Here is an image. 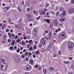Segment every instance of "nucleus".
I'll use <instances>...</instances> for the list:
<instances>
[{
    "label": "nucleus",
    "mask_w": 74,
    "mask_h": 74,
    "mask_svg": "<svg viewBox=\"0 0 74 74\" xmlns=\"http://www.w3.org/2000/svg\"><path fill=\"white\" fill-rule=\"evenodd\" d=\"M0 64L1 65V70L2 71H5L7 69V64L5 63V66H4L3 64H2V63L1 62Z\"/></svg>",
    "instance_id": "f257e3e1"
},
{
    "label": "nucleus",
    "mask_w": 74,
    "mask_h": 74,
    "mask_svg": "<svg viewBox=\"0 0 74 74\" xmlns=\"http://www.w3.org/2000/svg\"><path fill=\"white\" fill-rule=\"evenodd\" d=\"M74 46V43L72 42H69L68 44V48L70 51H71Z\"/></svg>",
    "instance_id": "f03ea898"
},
{
    "label": "nucleus",
    "mask_w": 74,
    "mask_h": 74,
    "mask_svg": "<svg viewBox=\"0 0 74 74\" xmlns=\"http://www.w3.org/2000/svg\"><path fill=\"white\" fill-rule=\"evenodd\" d=\"M66 34L65 33L61 34L59 36L60 38H61V39L64 38L66 37Z\"/></svg>",
    "instance_id": "7ed1b4c3"
},
{
    "label": "nucleus",
    "mask_w": 74,
    "mask_h": 74,
    "mask_svg": "<svg viewBox=\"0 0 74 74\" xmlns=\"http://www.w3.org/2000/svg\"><path fill=\"white\" fill-rule=\"evenodd\" d=\"M68 10L69 14H72V13L74 12V8H70L68 9Z\"/></svg>",
    "instance_id": "20e7f679"
},
{
    "label": "nucleus",
    "mask_w": 74,
    "mask_h": 74,
    "mask_svg": "<svg viewBox=\"0 0 74 74\" xmlns=\"http://www.w3.org/2000/svg\"><path fill=\"white\" fill-rule=\"evenodd\" d=\"M33 34L35 36H36L37 35V29L35 28L34 29Z\"/></svg>",
    "instance_id": "39448f33"
},
{
    "label": "nucleus",
    "mask_w": 74,
    "mask_h": 74,
    "mask_svg": "<svg viewBox=\"0 0 74 74\" xmlns=\"http://www.w3.org/2000/svg\"><path fill=\"white\" fill-rule=\"evenodd\" d=\"M32 69V66L29 65H28L26 66V69L27 71H30Z\"/></svg>",
    "instance_id": "423d86ee"
},
{
    "label": "nucleus",
    "mask_w": 74,
    "mask_h": 74,
    "mask_svg": "<svg viewBox=\"0 0 74 74\" xmlns=\"http://www.w3.org/2000/svg\"><path fill=\"white\" fill-rule=\"evenodd\" d=\"M29 63L30 64H34V62H33V60L32 59L30 60L29 61Z\"/></svg>",
    "instance_id": "0eeeda50"
},
{
    "label": "nucleus",
    "mask_w": 74,
    "mask_h": 74,
    "mask_svg": "<svg viewBox=\"0 0 74 74\" xmlns=\"http://www.w3.org/2000/svg\"><path fill=\"white\" fill-rule=\"evenodd\" d=\"M45 14V12L44 11H42L41 10L40 12V15H44Z\"/></svg>",
    "instance_id": "6e6552de"
},
{
    "label": "nucleus",
    "mask_w": 74,
    "mask_h": 74,
    "mask_svg": "<svg viewBox=\"0 0 74 74\" xmlns=\"http://www.w3.org/2000/svg\"><path fill=\"white\" fill-rule=\"evenodd\" d=\"M49 15V13L47 12L46 13V14L45 15V17L50 18V16H48Z\"/></svg>",
    "instance_id": "1a4fd4ad"
},
{
    "label": "nucleus",
    "mask_w": 74,
    "mask_h": 74,
    "mask_svg": "<svg viewBox=\"0 0 74 74\" xmlns=\"http://www.w3.org/2000/svg\"><path fill=\"white\" fill-rule=\"evenodd\" d=\"M28 18L29 19H32V16H31V14H28L27 15Z\"/></svg>",
    "instance_id": "9d476101"
},
{
    "label": "nucleus",
    "mask_w": 74,
    "mask_h": 74,
    "mask_svg": "<svg viewBox=\"0 0 74 74\" xmlns=\"http://www.w3.org/2000/svg\"><path fill=\"white\" fill-rule=\"evenodd\" d=\"M54 70V68L53 67H51L49 68V71H52Z\"/></svg>",
    "instance_id": "9b49d317"
},
{
    "label": "nucleus",
    "mask_w": 74,
    "mask_h": 74,
    "mask_svg": "<svg viewBox=\"0 0 74 74\" xmlns=\"http://www.w3.org/2000/svg\"><path fill=\"white\" fill-rule=\"evenodd\" d=\"M65 21V18H61L60 19V21L61 22H63V21Z\"/></svg>",
    "instance_id": "f8f14e48"
},
{
    "label": "nucleus",
    "mask_w": 74,
    "mask_h": 74,
    "mask_svg": "<svg viewBox=\"0 0 74 74\" xmlns=\"http://www.w3.org/2000/svg\"><path fill=\"white\" fill-rule=\"evenodd\" d=\"M54 22L55 24H56V25H58V21L57 20H54Z\"/></svg>",
    "instance_id": "ddd939ff"
},
{
    "label": "nucleus",
    "mask_w": 74,
    "mask_h": 74,
    "mask_svg": "<svg viewBox=\"0 0 74 74\" xmlns=\"http://www.w3.org/2000/svg\"><path fill=\"white\" fill-rule=\"evenodd\" d=\"M14 60L15 62H16L17 63L19 62V60L18 59H17V58H14Z\"/></svg>",
    "instance_id": "4468645a"
},
{
    "label": "nucleus",
    "mask_w": 74,
    "mask_h": 74,
    "mask_svg": "<svg viewBox=\"0 0 74 74\" xmlns=\"http://www.w3.org/2000/svg\"><path fill=\"white\" fill-rule=\"evenodd\" d=\"M63 63L64 64H66L68 63H69V62L67 61H64L63 62Z\"/></svg>",
    "instance_id": "2eb2a0df"
},
{
    "label": "nucleus",
    "mask_w": 74,
    "mask_h": 74,
    "mask_svg": "<svg viewBox=\"0 0 74 74\" xmlns=\"http://www.w3.org/2000/svg\"><path fill=\"white\" fill-rule=\"evenodd\" d=\"M1 61H2V62H1V63H2V64H3V63H5V60H4L3 59H1Z\"/></svg>",
    "instance_id": "dca6fc26"
},
{
    "label": "nucleus",
    "mask_w": 74,
    "mask_h": 74,
    "mask_svg": "<svg viewBox=\"0 0 74 74\" xmlns=\"http://www.w3.org/2000/svg\"><path fill=\"white\" fill-rule=\"evenodd\" d=\"M29 44H33V40H30L29 41Z\"/></svg>",
    "instance_id": "f3484780"
},
{
    "label": "nucleus",
    "mask_w": 74,
    "mask_h": 74,
    "mask_svg": "<svg viewBox=\"0 0 74 74\" xmlns=\"http://www.w3.org/2000/svg\"><path fill=\"white\" fill-rule=\"evenodd\" d=\"M62 13L64 15H66V10H63Z\"/></svg>",
    "instance_id": "a211bd4d"
},
{
    "label": "nucleus",
    "mask_w": 74,
    "mask_h": 74,
    "mask_svg": "<svg viewBox=\"0 0 74 74\" xmlns=\"http://www.w3.org/2000/svg\"><path fill=\"white\" fill-rule=\"evenodd\" d=\"M35 53H36V55H39L40 53V52H39V51H36Z\"/></svg>",
    "instance_id": "6ab92c4d"
},
{
    "label": "nucleus",
    "mask_w": 74,
    "mask_h": 74,
    "mask_svg": "<svg viewBox=\"0 0 74 74\" xmlns=\"http://www.w3.org/2000/svg\"><path fill=\"white\" fill-rule=\"evenodd\" d=\"M45 21L47 23H50V21H49V19L46 20Z\"/></svg>",
    "instance_id": "aec40b11"
},
{
    "label": "nucleus",
    "mask_w": 74,
    "mask_h": 74,
    "mask_svg": "<svg viewBox=\"0 0 74 74\" xmlns=\"http://www.w3.org/2000/svg\"><path fill=\"white\" fill-rule=\"evenodd\" d=\"M58 54L59 55H62V52H61L60 50L58 51Z\"/></svg>",
    "instance_id": "412c9836"
},
{
    "label": "nucleus",
    "mask_w": 74,
    "mask_h": 74,
    "mask_svg": "<svg viewBox=\"0 0 74 74\" xmlns=\"http://www.w3.org/2000/svg\"><path fill=\"white\" fill-rule=\"evenodd\" d=\"M43 72L44 73V74H46L45 73L47 72V70L45 69H44L43 70Z\"/></svg>",
    "instance_id": "4be33fe9"
},
{
    "label": "nucleus",
    "mask_w": 74,
    "mask_h": 74,
    "mask_svg": "<svg viewBox=\"0 0 74 74\" xmlns=\"http://www.w3.org/2000/svg\"><path fill=\"white\" fill-rule=\"evenodd\" d=\"M65 15L63 14L62 13L60 15V16H61V18H63L64 16Z\"/></svg>",
    "instance_id": "5701e85b"
},
{
    "label": "nucleus",
    "mask_w": 74,
    "mask_h": 74,
    "mask_svg": "<svg viewBox=\"0 0 74 74\" xmlns=\"http://www.w3.org/2000/svg\"><path fill=\"white\" fill-rule=\"evenodd\" d=\"M7 37V36L6 35H4L3 36V39L4 40H6V38Z\"/></svg>",
    "instance_id": "b1692460"
},
{
    "label": "nucleus",
    "mask_w": 74,
    "mask_h": 74,
    "mask_svg": "<svg viewBox=\"0 0 74 74\" xmlns=\"http://www.w3.org/2000/svg\"><path fill=\"white\" fill-rule=\"evenodd\" d=\"M29 55L30 56H32V53L30 52H28V55Z\"/></svg>",
    "instance_id": "393cba45"
},
{
    "label": "nucleus",
    "mask_w": 74,
    "mask_h": 74,
    "mask_svg": "<svg viewBox=\"0 0 74 74\" xmlns=\"http://www.w3.org/2000/svg\"><path fill=\"white\" fill-rule=\"evenodd\" d=\"M19 51H20V49H19V48H18L17 49V52L18 53H19Z\"/></svg>",
    "instance_id": "a878e982"
},
{
    "label": "nucleus",
    "mask_w": 74,
    "mask_h": 74,
    "mask_svg": "<svg viewBox=\"0 0 74 74\" xmlns=\"http://www.w3.org/2000/svg\"><path fill=\"white\" fill-rule=\"evenodd\" d=\"M44 42V38H42L41 40V43H42Z\"/></svg>",
    "instance_id": "bb28decb"
},
{
    "label": "nucleus",
    "mask_w": 74,
    "mask_h": 74,
    "mask_svg": "<svg viewBox=\"0 0 74 74\" xmlns=\"http://www.w3.org/2000/svg\"><path fill=\"white\" fill-rule=\"evenodd\" d=\"M27 48H30V45L29 44H27Z\"/></svg>",
    "instance_id": "cd10ccee"
},
{
    "label": "nucleus",
    "mask_w": 74,
    "mask_h": 74,
    "mask_svg": "<svg viewBox=\"0 0 74 74\" xmlns=\"http://www.w3.org/2000/svg\"><path fill=\"white\" fill-rule=\"evenodd\" d=\"M18 9L19 11L20 12L21 11V8H20L19 7H18Z\"/></svg>",
    "instance_id": "c85d7f7f"
},
{
    "label": "nucleus",
    "mask_w": 74,
    "mask_h": 74,
    "mask_svg": "<svg viewBox=\"0 0 74 74\" xmlns=\"http://www.w3.org/2000/svg\"><path fill=\"white\" fill-rule=\"evenodd\" d=\"M71 3H72V4H74V0H71Z\"/></svg>",
    "instance_id": "c756f323"
},
{
    "label": "nucleus",
    "mask_w": 74,
    "mask_h": 74,
    "mask_svg": "<svg viewBox=\"0 0 74 74\" xmlns=\"http://www.w3.org/2000/svg\"><path fill=\"white\" fill-rule=\"evenodd\" d=\"M30 9L29 8H27V12H29V11H30Z\"/></svg>",
    "instance_id": "7c9ffc66"
},
{
    "label": "nucleus",
    "mask_w": 74,
    "mask_h": 74,
    "mask_svg": "<svg viewBox=\"0 0 74 74\" xmlns=\"http://www.w3.org/2000/svg\"><path fill=\"white\" fill-rule=\"evenodd\" d=\"M59 11L57 12V13H56V16H58L59 15Z\"/></svg>",
    "instance_id": "2f4dec72"
},
{
    "label": "nucleus",
    "mask_w": 74,
    "mask_h": 74,
    "mask_svg": "<svg viewBox=\"0 0 74 74\" xmlns=\"http://www.w3.org/2000/svg\"><path fill=\"white\" fill-rule=\"evenodd\" d=\"M25 41H22V45H25Z\"/></svg>",
    "instance_id": "473e14b6"
},
{
    "label": "nucleus",
    "mask_w": 74,
    "mask_h": 74,
    "mask_svg": "<svg viewBox=\"0 0 74 74\" xmlns=\"http://www.w3.org/2000/svg\"><path fill=\"white\" fill-rule=\"evenodd\" d=\"M42 44H40L38 46V47H39V48H41V47H42Z\"/></svg>",
    "instance_id": "72a5a7b5"
},
{
    "label": "nucleus",
    "mask_w": 74,
    "mask_h": 74,
    "mask_svg": "<svg viewBox=\"0 0 74 74\" xmlns=\"http://www.w3.org/2000/svg\"><path fill=\"white\" fill-rule=\"evenodd\" d=\"M15 28V29H18V25H16Z\"/></svg>",
    "instance_id": "f704fd0d"
},
{
    "label": "nucleus",
    "mask_w": 74,
    "mask_h": 74,
    "mask_svg": "<svg viewBox=\"0 0 74 74\" xmlns=\"http://www.w3.org/2000/svg\"><path fill=\"white\" fill-rule=\"evenodd\" d=\"M53 25V23H51L50 24V27H52Z\"/></svg>",
    "instance_id": "c9c22d12"
},
{
    "label": "nucleus",
    "mask_w": 74,
    "mask_h": 74,
    "mask_svg": "<svg viewBox=\"0 0 74 74\" xmlns=\"http://www.w3.org/2000/svg\"><path fill=\"white\" fill-rule=\"evenodd\" d=\"M16 42H17V43H19V42H20V41L19 40V39H18L16 40Z\"/></svg>",
    "instance_id": "e433bc0d"
},
{
    "label": "nucleus",
    "mask_w": 74,
    "mask_h": 74,
    "mask_svg": "<svg viewBox=\"0 0 74 74\" xmlns=\"http://www.w3.org/2000/svg\"><path fill=\"white\" fill-rule=\"evenodd\" d=\"M18 36H22V33H18Z\"/></svg>",
    "instance_id": "4c0bfd02"
},
{
    "label": "nucleus",
    "mask_w": 74,
    "mask_h": 74,
    "mask_svg": "<svg viewBox=\"0 0 74 74\" xmlns=\"http://www.w3.org/2000/svg\"><path fill=\"white\" fill-rule=\"evenodd\" d=\"M2 34H3V32H0V36H2Z\"/></svg>",
    "instance_id": "58836bf2"
},
{
    "label": "nucleus",
    "mask_w": 74,
    "mask_h": 74,
    "mask_svg": "<svg viewBox=\"0 0 74 74\" xmlns=\"http://www.w3.org/2000/svg\"><path fill=\"white\" fill-rule=\"evenodd\" d=\"M34 49H36V48L37 47H36V46H34L33 47Z\"/></svg>",
    "instance_id": "ea45409f"
},
{
    "label": "nucleus",
    "mask_w": 74,
    "mask_h": 74,
    "mask_svg": "<svg viewBox=\"0 0 74 74\" xmlns=\"http://www.w3.org/2000/svg\"><path fill=\"white\" fill-rule=\"evenodd\" d=\"M52 44H51L48 46H49V47L51 48V47H52Z\"/></svg>",
    "instance_id": "a19ab883"
},
{
    "label": "nucleus",
    "mask_w": 74,
    "mask_h": 74,
    "mask_svg": "<svg viewBox=\"0 0 74 74\" xmlns=\"http://www.w3.org/2000/svg\"><path fill=\"white\" fill-rule=\"evenodd\" d=\"M64 10L63 8H60V10L61 11H62V10Z\"/></svg>",
    "instance_id": "79ce46f5"
},
{
    "label": "nucleus",
    "mask_w": 74,
    "mask_h": 74,
    "mask_svg": "<svg viewBox=\"0 0 74 74\" xmlns=\"http://www.w3.org/2000/svg\"><path fill=\"white\" fill-rule=\"evenodd\" d=\"M21 58H23V59H24V58H25V56H24V55H22L21 56Z\"/></svg>",
    "instance_id": "37998d69"
},
{
    "label": "nucleus",
    "mask_w": 74,
    "mask_h": 74,
    "mask_svg": "<svg viewBox=\"0 0 74 74\" xmlns=\"http://www.w3.org/2000/svg\"><path fill=\"white\" fill-rule=\"evenodd\" d=\"M50 48V47H49L48 46L47 47V50H49V49Z\"/></svg>",
    "instance_id": "c03bdc74"
},
{
    "label": "nucleus",
    "mask_w": 74,
    "mask_h": 74,
    "mask_svg": "<svg viewBox=\"0 0 74 74\" xmlns=\"http://www.w3.org/2000/svg\"><path fill=\"white\" fill-rule=\"evenodd\" d=\"M14 45V42L13 41L12 43V45Z\"/></svg>",
    "instance_id": "a18cd8bd"
},
{
    "label": "nucleus",
    "mask_w": 74,
    "mask_h": 74,
    "mask_svg": "<svg viewBox=\"0 0 74 74\" xmlns=\"http://www.w3.org/2000/svg\"><path fill=\"white\" fill-rule=\"evenodd\" d=\"M38 70H42V69H41V67H40V66H39L38 67Z\"/></svg>",
    "instance_id": "49530a36"
},
{
    "label": "nucleus",
    "mask_w": 74,
    "mask_h": 74,
    "mask_svg": "<svg viewBox=\"0 0 74 74\" xmlns=\"http://www.w3.org/2000/svg\"><path fill=\"white\" fill-rule=\"evenodd\" d=\"M25 55H28V52H26L25 53Z\"/></svg>",
    "instance_id": "de8ad7c7"
},
{
    "label": "nucleus",
    "mask_w": 74,
    "mask_h": 74,
    "mask_svg": "<svg viewBox=\"0 0 74 74\" xmlns=\"http://www.w3.org/2000/svg\"><path fill=\"white\" fill-rule=\"evenodd\" d=\"M13 49V47L12 46L10 47V49Z\"/></svg>",
    "instance_id": "09e8293b"
},
{
    "label": "nucleus",
    "mask_w": 74,
    "mask_h": 74,
    "mask_svg": "<svg viewBox=\"0 0 74 74\" xmlns=\"http://www.w3.org/2000/svg\"><path fill=\"white\" fill-rule=\"evenodd\" d=\"M11 34H10V33H8V35L10 37H11Z\"/></svg>",
    "instance_id": "8fccbe9b"
},
{
    "label": "nucleus",
    "mask_w": 74,
    "mask_h": 74,
    "mask_svg": "<svg viewBox=\"0 0 74 74\" xmlns=\"http://www.w3.org/2000/svg\"><path fill=\"white\" fill-rule=\"evenodd\" d=\"M33 56L34 58H36V55H35V54H33Z\"/></svg>",
    "instance_id": "3c124183"
},
{
    "label": "nucleus",
    "mask_w": 74,
    "mask_h": 74,
    "mask_svg": "<svg viewBox=\"0 0 74 74\" xmlns=\"http://www.w3.org/2000/svg\"><path fill=\"white\" fill-rule=\"evenodd\" d=\"M49 36L51 37V32H49Z\"/></svg>",
    "instance_id": "603ef678"
},
{
    "label": "nucleus",
    "mask_w": 74,
    "mask_h": 74,
    "mask_svg": "<svg viewBox=\"0 0 74 74\" xmlns=\"http://www.w3.org/2000/svg\"><path fill=\"white\" fill-rule=\"evenodd\" d=\"M53 35H54V36H57V34H56V33H54L53 34Z\"/></svg>",
    "instance_id": "864d4df0"
},
{
    "label": "nucleus",
    "mask_w": 74,
    "mask_h": 74,
    "mask_svg": "<svg viewBox=\"0 0 74 74\" xmlns=\"http://www.w3.org/2000/svg\"><path fill=\"white\" fill-rule=\"evenodd\" d=\"M5 8L6 10H8L9 9V7H6Z\"/></svg>",
    "instance_id": "5fc2aeb1"
},
{
    "label": "nucleus",
    "mask_w": 74,
    "mask_h": 74,
    "mask_svg": "<svg viewBox=\"0 0 74 74\" xmlns=\"http://www.w3.org/2000/svg\"><path fill=\"white\" fill-rule=\"evenodd\" d=\"M19 27L20 29H22V25H20L19 26Z\"/></svg>",
    "instance_id": "6e6d98bb"
},
{
    "label": "nucleus",
    "mask_w": 74,
    "mask_h": 74,
    "mask_svg": "<svg viewBox=\"0 0 74 74\" xmlns=\"http://www.w3.org/2000/svg\"><path fill=\"white\" fill-rule=\"evenodd\" d=\"M17 47H16V46H15L14 47V49H17Z\"/></svg>",
    "instance_id": "4d7b16f0"
},
{
    "label": "nucleus",
    "mask_w": 74,
    "mask_h": 74,
    "mask_svg": "<svg viewBox=\"0 0 74 74\" xmlns=\"http://www.w3.org/2000/svg\"><path fill=\"white\" fill-rule=\"evenodd\" d=\"M18 37V35H16L15 37L16 39H17Z\"/></svg>",
    "instance_id": "13d9d810"
},
{
    "label": "nucleus",
    "mask_w": 74,
    "mask_h": 74,
    "mask_svg": "<svg viewBox=\"0 0 74 74\" xmlns=\"http://www.w3.org/2000/svg\"><path fill=\"white\" fill-rule=\"evenodd\" d=\"M2 26H3L4 27H5V26H6V25L5 24H3V25H2Z\"/></svg>",
    "instance_id": "bf43d9fd"
},
{
    "label": "nucleus",
    "mask_w": 74,
    "mask_h": 74,
    "mask_svg": "<svg viewBox=\"0 0 74 74\" xmlns=\"http://www.w3.org/2000/svg\"><path fill=\"white\" fill-rule=\"evenodd\" d=\"M26 38H27L25 36H24V37H23V39H24V40H26Z\"/></svg>",
    "instance_id": "052dcab7"
},
{
    "label": "nucleus",
    "mask_w": 74,
    "mask_h": 74,
    "mask_svg": "<svg viewBox=\"0 0 74 74\" xmlns=\"http://www.w3.org/2000/svg\"><path fill=\"white\" fill-rule=\"evenodd\" d=\"M26 50L25 49H24L23 50V52H26Z\"/></svg>",
    "instance_id": "680f3d73"
},
{
    "label": "nucleus",
    "mask_w": 74,
    "mask_h": 74,
    "mask_svg": "<svg viewBox=\"0 0 74 74\" xmlns=\"http://www.w3.org/2000/svg\"><path fill=\"white\" fill-rule=\"evenodd\" d=\"M26 61H28V60H29V59L28 58H26Z\"/></svg>",
    "instance_id": "e2e57ef3"
},
{
    "label": "nucleus",
    "mask_w": 74,
    "mask_h": 74,
    "mask_svg": "<svg viewBox=\"0 0 74 74\" xmlns=\"http://www.w3.org/2000/svg\"><path fill=\"white\" fill-rule=\"evenodd\" d=\"M29 25H30V26H33V24L32 23H30L29 24Z\"/></svg>",
    "instance_id": "0e129e2a"
},
{
    "label": "nucleus",
    "mask_w": 74,
    "mask_h": 74,
    "mask_svg": "<svg viewBox=\"0 0 74 74\" xmlns=\"http://www.w3.org/2000/svg\"><path fill=\"white\" fill-rule=\"evenodd\" d=\"M45 33H48V31H47V30H46V31H45Z\"/></svg>",
    "instance_id": "69168bd1"
},
{
    "label": "nucleus",
    "mask_w": 74,
    "mask_h": 74,
    "mask_svg": "<svg viewBox=\"0 0 74 74\" xmlns=\"http://www.w3.org/2000/svg\"><path fill=\"white\" fill-rule=\"evenodd\" d=\"M38 65H36L35 66V67H38Z\"/></svg>",
    "instance_id": "338daca9"
},
{
    "label": "nucleus",
    "mask_w": 74,
    "mask_h": 74,
    "mask_svg": "<svg viewBox=\"0 0 74 74\" xmlns=\"http://www.w3.org/2000/svg\"><path fill=\"white\" fill-rule=\"evenodd\" d=\"M25 74H29V73L28 72H25Z\"/></svg>",
    "instance_id": "774afa93"
}]
</instances>
